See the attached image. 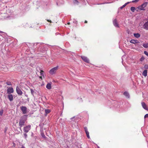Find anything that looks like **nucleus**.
Returning a JSON list of instances; mask_svg holds the SVG:
<instances>
[{
  "label": "nucleus",
  "mask_w": 148,
  "mask_h": 148,
  "mask_svg": "<svg viewBox=\"0 0 148 148\" xmlns=\"http://www.w3.org/2000/svg\"><path fill=\"white\" fill-rule=\"evenodd\" d=\"M31 91L32 92V90H31Z\"/></svg>",
  "instance_id": "obj_42"
},
{
  "label": "nucleus",
  "mask_w": 148,
  "mask_h": 148,
  "mask_svg": "<svg viewBox=\"0 0 148 148\" xmlns=\"http://www.w3.org/2000/svg\"><path fill=\"white\" fill-rule=\"evenodd\" d=\"M123 95L126 97L129 98L130 96L128 93L127 92H125L123 93Z\"/></svg>",
  "instance_id": "obj_20"
},
{
  "label": "nucleus",
  "mask_w": 148,
  "mask_h": 148,
  "mask_svg": "<svg viewBox=\"0 0 148 148\" xmlns=\"http://www.w3.org/2000/svg\"><path fill=\"white\" fill-rule=\"evenodd\" d=\"M21 109L23 114L27 113V108L26 107L22 106L21 107Z\"/></svg>",
  "instance_id": "obj_6"
},
{
  "label": "nucleus",
  "mask_w": 148,
  "mask_h": 148,
  "mask_svg": "<svg viewBox=\"0 0 148 148\" xmlns=\"http://www.w3.org/2000/svg\"><path fill=\"white\" fill-rule=\"evenodd\" d=\"M73 3L75 5H78L79 2L77 0H73Z\"/></svg>",
  "instance_id": "obj_22"
},
{
  "label": "nucleus",
  "mask_w": 148,
  "mask_h": 148,
  "mask_svg": "<svg viewBox=\"0 0 148 148\" xmlns=\"http://www.w3.org/2000/svg\"><path fill=\"white\" fill-rule=\"evenodd\" d=\"M3 110H2L0 111V115L2 116L3 113Z\"/></svg>",
  "instance_id": "obj_24"
},
{
  "label": "nucleus",
  "mask_w": 148,
  "mask_h": 148,
  "mask_svg": "<svg viewBox=\"0 0 148 148\" xmlns=\"http://www.w3.org/2000/svg\"><path fill=\"white\" fill-rule=\"evenodd\" d=\"M139 0H135L132 1H130V2H128L126 3H125L124 5H122V6H121L120 8L121 9L123 8H124L127 4H128L129 3H131V2L132 3H136L138 2Z\"/></svg>",
  "instance_id": "obj_4"
},
{
  "label": "nucleus",
  "mask_w": 148,
  "mask_h": 148,
  "mask_svg": "<svg viewBox=\"0 0 148 148\" xmlns=\"http://www.w3.org/2000/svg\"><path fill=\"white\" fill-rule=\"evenodd\" d=\"M141 105L143 108H144L145 109L148 111V108L145 102H142L141 103Z\"/></svg>",
  "instance_id": "obj_11"
},
{
  "label": "nucleus",
  "mask_w": 148,
  "mask_h": 148,
  "mask_svg": "<svg viewBox=\"0 0 148 148\" xmlns=\"http://www.w3.org/2000/svg\"><path fill=\"white\" fill-rule=\"evenodd\" d=\"M43 72V71L42 70H41L40 71V74L41 75H42V73Z\"/></svg>",
  "instance_id": "obj_33"
},
{
  "label": "nucleus",
  "mask_w": 148,
  "mask_h": 148,
  "mask_svg": "<svg viewBox=\"0 0 148 148\" xmlns=\"http://www.w3.org/2000/svg\"><path fill=\"white\" fill-rule=\"evenodd\" d=\"M8 98L10 101L13 100V96L12 94H9L8 95Z\"/></svg>",
  "instance_id": "obj_15"
},
{
  "label": "nucleus",
  "mask_w": 148,
  "mask_h": 148,
  "mask_svg": "<svg viewBox=\"0 0 148 148\" xmlns=\"http://www.w3.org/2000/svg\"><path fill=\"white\" fill-rule=\"evenodd\" d=\"M144 58H141L140 59V61H142V60H143L144 59Z\"/></svg>",
  "instance_id": "obj_34"
},
{
  "label": "nucleus",
  "mask_w": 148,
  "mask_h": 148,
  "mask_svg": "<svg viewBox=\"0 0 148 148\" xmlns=\"http://www.w3.org/2000/svg\"><path fill=\"white\" fill-rule=\"evenodd\" d=\"M21 148H25L23 146Z\"/></svg>",
  "instance_id": "obj_40"
},
{
  "label": "nucleus",
  "mask_w": 148,
  "mask_h": 148,
  "mask_svg": "<svg viewBox=\"0 0 148 148\" xmlns=\"http://www.w3.org/2000/svg\"><path fill=\"white\" fill-rule=\"evenodd\" d=\"M113 23L115 27H119V24L117 23V20H116V19H115L114 20V21H113Z\"/></svg>",
  "instance_id": "obj_12"
},
{
  "label": "nucleus",
  "mask_w": 148,
  "mask_h": 148,
  "mask_svg": "<svg viewBox=\"0 0 148 148\" xmlns=\"http://www.w3.org/2000/svg\"><path fill=\"white\" fill-rule=\"evenodd\" d=\"M31 91L32 92V90H31Z\"/></svg>",
  "instance_id": "obj_41"
},
{
  "label": "nucleus",
  "mask_w": 148,
  "mask_h": 148,
  "mask_svg": "<svg viewBox=\"0 0 148 148\" xmlns=\"http://www.w3.org/2000/svg\"><path fill=\"white\" fill-rule=\"evenodd\" d=\"M7 93L9 94L13 93L14 92L13 88L12 87L8 88L7 90Z\"/></svg>",
  "instance_id": "obj_9"
},
{
  "label": "nucleus",
  "mask_w": 148,
  "mask_h": 148,
  "mask_svg": "<svg viewBox=\"0 0 148 148\" xmlns=\"http://www.w3.org/2000/svg\"><path fill=\"white\" fill-rule=\"evenodd\" d=\"M6 131V129H5V132Z\"/></svg>",
  "instance_id": "obj_39"
},
{
  "label": "nucleus",
  "mask_w": 148,
  "mask_h": 148,
  "mask_svg": "<svg viewBox=\"0 0 148 148\" xmlns=\"http://www.w3.org/2000/svg\"><path fill=\"white\" fill-rule=\"evenodd\" d=\"M145 67L146 68L148 69V65H145Z\"/></svg>",
  "instance_id": "obj_30"
},
{
  "label": "nucleus",
  "mask_w": 148,
  "mask_h": 148,
  "mask_svg": "<svg viewBox=\"0 0 148 148\" xmlns=\"http://www.w3.org/2000/svg\"><path fill=\"white\" fill-rule=\"evenodd\" d=\"M84 23H87V21H84Z\"/></svg>",
  "instance_id": "obj_35"
},
{
  "label": "nucleus",
  "mask_w": 148,
  "mask_h": 148,
  "mask_svg": "<svg viewBox=\"0 0 148 148\" xmlns=\"http://www.w3.org/2000/svg\"><path fill=\"white\" fill-rule=\"evenodd\" d=\"M131 10L133 12H134V11L135 10Z\"/></svg>",
  "instance_id": "obj_36"
},
{
  "label": "nucleus",
  "mask_w": 148,
  "mask_h": 148,
  "mask_svg": "<svg viewBox=\"0 0 148 148\" xmlns=\"http://www.w3.org/2000/svg\"><path fill=\"white\" fill-rule=\"evenodd\" d=\"M24 136L25 138L26 139L27 137V134L26 133H25L24 134Z\"/></svg>",
  "instance_id": "obj_27"
},
{
  "label": "nucleus",
  "mask_w": 148,
  "mask_h": 148,
  "mask_svg": "<svg viewBox=\"0 0 148 148\" xmlns=\"http://www.w3.org/2000/svg\"><path fill=\"white\" fill-rule=\"evenodd\" d=\"M144 53L147 56H148V53L146 51H144Z\"/></svg>",
  "instance_id": "obj_26"
},
{
  "label": "nucleus",
  "mask_w": 148,
  "mask_h": 148,
  "mask_svg": "<svg viewBox=\"0 0 148 148\" xmlns=\"http://www.w3.org/2000/svg\"><path fill=\"white\" fill-rule=\"evenodd\" d=\"M143 46L145 48H147L148 47V43L144 44Z\"/></svg>",
  "instance_id": "obj_23"
},
{
  "label": "nucleus",
  "mask_w": 148,
  "mask_h": 148,
  "mask_svg": "<svg viewBox=\"0 0 148 148\" xmlns=\"http://www.w3.org/2000/svg\"><path fill=\"white\" fill-rule=\"evenodd\" d=\"M46 88L48 89H50L51 88V85L50 83H48L46 85Z\"/></svg>",
  "instance_id": "obj_19"
},
{
  "label": "nucleus",
  "mask_w": 148,
  "mask_h": 148,
  "mask_svg": "<svg viewBox=\"0 0 148 148\" xmlns=\"http://www.w3.org/2000/svg\"><path fill=\"white\" fill-rule=\"evenodd\" d=\"M31 125H29L24 127L23 130L25 133H27L31 129Z\"/></svg>",
  "instance_id": "obj_5"
},
{
  "label": "nucleus",
  "mask_w": 148,
  "mask_h": 148,
  "mask_svg": "<svg viewBox=\"0 0 148 148\" xmlns=\"http://www.w3.org/2000/svg\"><path fill=\"white\" fill-rule=\"evenodd\" d=\"M40 78L42 79V76H40Z\"/></svg>",
  "instance_id": "obj_37"
},
{
  "label": "nucleus",
  "mask_w": 148,
  "mask_h": 148,
  "mask_svg": "<svg viewBox=\"0 0 148 148\" xmlns=\"http://www.w3.org/2000/svg\"><path fill=\"white\" fill-rule=\"evenodd\" d=\"M144 117L145 118H148V114H145L144 116Z\"/></svg>",
  "instance_id": "obj_28"
},
{
  "label": "nucleus",
  "mask_w": 148,
  "mask_h": 148,
  "mask_svg": "<svg viewBox=\"0 0 148 148\" xmlns=\"http://www.w3.org/2000/svg\"><path fill=\"white\" fill-rule=\"evenodd\" d=\"M144 29L146 30L148 29V21L146 22L143 25Z\"/></svg>",
  "instance_id": "obj_14"
},
{
  "label": "nucleus",
  "mask_w": 148,
  "mask_h": 148,
  "mask_svg": "<svg viewBox=\"0 0 148 148\" xmlns=\"http://www.w3.org/2000/svg\"><path fill=\"white\" fill-rule=\"evenodd\" d=\"M47 21H48V22H49L50 23H51V21L50 20H49L48 19V20H47Z\"/></svg>",
  "instance_id": "obj_32"
},
{
  "label": "nucleus",
  "mask_w": 148,
  "mask_h": 148,
  "mask_svg": "<svg viewBox=\"0 0 148 148\" xmlns=\"http://www.w3.org/2000/svg\"><path fill=\"white\" fill-rule=\"evenodd\" d=\"M139 0H135L132 1H130V2H128L126 3H125L124 5H122V6H121L120 8L121 9L123 8H124L127 4H128L129 3H131V2L132 3H136L138 2Z\"/></svg>",
  "instance_id": "obj_3"
},
{
  "label": "nucleus",
  "mask_w": 148,
  "mask_h": 148,
  "mask_svg": "<svg viewBox=\"0 0 148 148\" xmlns=\"http://www.w3.org/2000/svg\"><path fill=\"white\" fill-rule=\"evenodd\" d=\"M67 24H68V25H69V24H70V23L69 22V23H67Z\"/></svg>",
  "instance_id": "obj_38"
},
{
  "label": "nucleus",
  "mask_w": 148,
  "mask_h": 148,
  "mask_svg": "<svg viewBox=\"0 0 148 148\" xmlns=\"http://www.w3.org/2000/svg\"><path fill=\"white\" fill-rule=\"evenodd\" d=\"M138 40H132L130 41V42L133 43L135 44L138 43Z\"/></svg>",
  "instance_id": "obj_18"
},
{
  "label": "nucleus",
  "mask_w": 148,
  "mask_h": 148,
  "mask_svg": "<svg viewBox=\"0 0 148 148\" xmlns=\"http://www.w3.org/2000/svg\"><path fill=\"white\" fill-rule=\"evenodd\" d=\"M85 132L86 133L87 137L88 138H90V137L89 135V132L88 131L87 128V127H85L84 128Z\"/></svg>",
  "instance_id": "obj_13"
},
{
  "label": "nucleus",
  "mask_w": 148,
  "mask_h": 148,
  "mask_svg": "<svg viewBox=\"0 0 148 148\" xmlns=\"http://www.w3.org/2000/svg\"><path fill=\"white\" fill-rule=\"evenodd\" d=\"M51 111V110L49 109H45V115L47 116L48 114L50 113Z\"/></svg>",
  "instance_id": "obj_16"
},
{
  "label": "nucleus",
  "mask_w": 148,
  "mask_h": 148,
  "mask_svg": "<svg viewBox=\"0 0 148 148\" xmlns=\"http://www.w3.org/2000/svg\"><path fill=\"white\" fill-rule=\"evenodd\" d=\"M147 3V2L144 3L138 7V9H144V8L146 6Z\"/></svg>",
  "instance_id": "obj_8"
},
{
  "label": "nucleus",
  "mask_w": 148,
  "mask_h": 148,
  "mask_svg": "<svg viewBox=\"0 0 148 148\" xmlns=\"http://www.w3.org/2000/svg\"><path fill=\"white\" fill-rule=\"evenodd\" d=\"M81 58L84 62L87 63H89V60L86 57L82 56H81Z\"/></svg>",
  "instance_id": "obj_7"
},
{
  "label": "nucleus",
  "mask_w": 148,
  "mask_h": 148,
  "mask_svg": "<svg viewBox=\"0 0 148 148\" xmlns=\"http://www.w3.org/2000/svg\"><path fill=\"white\" fill-rule=\"evenodd\" d=\"M147 70H144L143 72V75L145 77L147 75Z\"/></svg>",
  "instance_id": "obj_17"
},
{
  "label": "nucleus",
  "mask_w": 148,
  "mask_h": 148,
  "mask_svg": "<svg viewBox=\"0 0 148 148\" xmlns=\"http://www.w3.org/2000/svg\"><path fill=\"white\" fill-rule=\"evenodd\" d=\"M134 36L135 37H136L137 38H138L140 36V34L138 33L134 34Z\"/></svg>",
  "instance_id": "obj_21"
},
{
  "label": "nucleus",
  "mask_w": 148,
  "mask_h": 148,
  "mask_svg": "<svg viewBox=\"0 0 148 148\" xmlns=\"http://www.w3.org/2000/svg\"><path fill=\"white\" fill-rule=\"evenodd\" d=\"M7 85H11V83L10 82H7L6 83Z\"/></svg>",
  "instance_id": "obj_25"
},
{
  "label": "nucleus",
  "mask_w": 148,
  "mask_h": 148,
  "mask_svg": "<svg viewBox=\"0 0 148 148\" xmlns=\"http://www.w3.org/2000/svg\"><path fill=\"white\" fill-rule=\"evenodd\" d=\"M27 119V116L25 115L21 116L19 120V125L21 127L23 126Z\"/></svg>",
  "instance_id": "obj_1"
},
{
  "label": "nucleus",
  "mask_w": 148,
  "mask_h": 148,
  "mask_svg": "<svg viewBox=\"0 0 148 148\" xmlns=\"http://www.w3.org/2000/svg\"><path fill=\"white\" fill-rule=\"evenodd\" d=\"M42 137L44 138H45V136L43 133L42 134Z\"/></svg>",
  "instance_id": "obj_29"
},
{
  "label": "nucleus",
  "mask_w": 148,
  "mask_h": 148,
  "mask_svg": "<svg viewBox=\"0 0 148 148\" xmlns=\"http://www.w3.org/2000/svg\"><path fill=\"white\" fill-rule=\"evenodd\" d=\"M58 66H56L51 69L49 71V73L51 75L54 74L58 69Z\"/></svg>",
  "instance_id": "obj_2"
},
{
  "label": "nucleus",
  "mask_w": 148,
  "mask_h": 148,
  "mask_svg": "<svg viewBox=\"0 0 148 148\" xmlns=\"http://www.w3.org/2000/svg\"><path fill=\"white\" fill-rule=\"evenodd\" d=\"M16 91L17 93L19 95H21L23 94V92L20 89L19 87L17 86L16 88Z\"/></svg>",
  "instance_id": "obj_10"
},
{
  "label": "nucleus",
  "mask_w": 148,
  "mask_h": 148,
  "mask_svg": "<svg viewBox=\"0 0 148 148\" xmlns=\"http://www.w3.org/2000/svg\"><path fill=\"white\" fill-rule=\"evenodd\" d=\"M130 9H135V8L134 7H132L130 8Z\"/></svg>",
  "instance_id": "obj_31"
}]
</instances>
